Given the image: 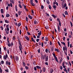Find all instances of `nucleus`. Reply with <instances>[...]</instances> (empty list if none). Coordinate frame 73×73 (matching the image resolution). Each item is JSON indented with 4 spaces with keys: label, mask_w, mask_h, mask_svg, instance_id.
Instances as JSON below:
<instances>
[{
    "label": "nucleus",
    "mask_w": 73,
    "mask_h": 73,
    "mask_svg": "<svg viewBox=\"0 0 73 73\" xmlns=\"http://www.w3.org/2000/svg\"><path fill=\"white\" fill-rule=\"evenodd\" d=\"M66 3H64V5H62V8H64L65 7H66Z\"/></svg>",
    "instance_id": "9"
},
{
    "label": "nucleus",
    "mask_w": 73,
    "mask_h": 73,
    "mask_svg": "<svg viewBox=\"0 0 73 73\" xmlns=\"http://www.w3.org/2000/svg\"><path fill=\"white\" fill-rule=\"evenodd\" d=\"M67 70H68V72L69 73V72L70 71V68L68 67L67 68Z\"/></svg>",
    "instance_id": "38"
},
{
    "label": "nucleus",
    "mask_w": 73,
    "mask_h": 73,
    "mask_svg": "<svg viewBox=\"0 0 73 73\" xmlns=\"http://www.w3.org/2000/svg\"><path fill=\"white\" fill-rule=\"evenodd\" d=\"M64 53L66 56H67V51H64Z\"/></svg>",
    "instance_id": "23"
},
{
    "label": "nucleus",
    "mask_w": 73,
    "mask_h": 73,
    "mask_svg": "<svg viewBox=\"0 0 73 73\" xmlns=\"http://www.w3.org/2000/svg\"><path fill=\"white\" fill-rule=\"evenodd\" d=\"M25 68L26 69H29V67L27 66H26L25 67Z\"/></svg>",
    "instance_id": "39"
},
{
    "label": "nucleus",
    "mask_w": 73,
    "mask_h": 73,
    "mask_svg": "<svg viewBox=\"0 0 73 73\" xmlns=\"http://www.w3.org/2000/svg\"><path fill=\"white\" fill-rule=\"evenodd\" d=\"M70 24L71 27H73V24L72 23V22H70Z\"/></svg>",
    "instance_id": "49"
},
{
    "label": "nucleus",
    "mask_w": 73,
    "mask_h": 73,
    "mask_svg": "<svg viewBox=\"0 0 73 73\" xmlns=\"http://www.w3.org/2000/svg\"><path fill=\"white\" fill-rule=\"evenodd\" d=\"M40 40V39H36V41L37 42H38V41H39V40Z\"/></svg>",
    "instance_id": "61"
},
{
    "label": "nucleus",
    "mask_w": 73,
    "mask_h": 73,
    "mask_svg": "<svg viewBox=\"0 0 73 73\" xmlns=\"http://www.w3.org/2000/svg\"><path fill=\"white\" fill-rule=\"evenodd\" d=\"M10 1L11 3H13V4H14V1L10 0Z\"/></svg>",
    "instance_id": "25"
},
{
    "label": "nucleus",
    "mask_w": 73,
    "mask_h": 73,
    "mask_svg": "<svg viewBox=\"0 0 73 73\" xmlns=\"http://www.w3.org/2000/svg\"><path fill=\"white\" fill-rule=\"evenodd\" d=\"M19 58L18 57V56H15V60L17 62H18L19 61Z\"/></svg>",
    "instance_id": "7"
},
{
    "label": "nucleus",
    "mask_w": 73,
    "mask_h": 73,
    "mask_svg": "<svg viewBox=\"0 0 73 73\" xmlns=\"http://www.w3.org/2000/svg\"><path fill=\"white\" fill-rule=\"evenodd\" d=\"M31 4L32 6H35V5L34 3H33V2L32 3H31Z\"/></svg>",
    "instance_id": "29"
},
{
    "label": "nucleus",
    "mask_w": 73,
    "mask_h": 73,
    "mask_svg": "<svg viewBox=\"0 0 73 73\" xmlns=\"http://www.w3.org/2000/svg\"><path fill=\"white\" fill-rule=\"evenodd\" d=\"M25 28L26 29V31H28V27H27L26 26H25Z\"/></svg>",
    "instance_id": "62"
},
{
    "label": "nucleus",
    "mask_w": 73,
    "mask_h": 73,
    "mask_svg": "<svg viewBox=\"0 0 73 73\" xmlns=\"http://www.w3.org/2000/svg\"><path fill=\"white\" fill-rule=\"evenodd\" d=\"M45 40L46 41H48V38H47V37H45Z\"/></svg>",
    "instance_id": "45"
},
{
    "label": "nucleus",
    "mask_w": 73,
    "mask_h": 73,
    "mask_svg": "<svg viewBox=\"0 0 73 73\" xmlns=\"http://www.w3.org/2000/svg\"><path fill=\"white\" fill-rule=\"evenodd\" d=\"M37 69H40V68H41V67L40 66H36Z\"/></svg>",
    "instance_id": "17"
},
{
    "label": "nucleus",
    "mask_w": 73,
    "mask_h": 73,
    "mask_svg": "<svg viewBox=\"0 0 73 73\" xmlns=\"http://www.w3.org/2000/svg\"><path fill=\"white\" fill-rule=\"evenodd\" d=\"M61 43L63 45H65V43L64 42H61Z\"/></svg>",
    "instance_id": "42"
},
{
    "label": "nucleus",
    "mask_w": 73,
    "mask_h": 73,
    "mask_svg": "<svg viewBox=\"0 0 73 73\" xmlns=\"http://www.w3.org/2000/svg\"><path fill=\"white\" fill-rule=\"evenodd\" d=\"M63 51H65V50H66V51H67V47H66L65 45L64 46V47H63Z\"/></svg>",
    "instance_id": "4"
},
{
    "label": "nucleus",
    "mask_w": 73,
    "mask_h": 73,
    "mask_svg": "<svg viewBox=\"0 0 73 73\" xmlns=\"http://www.w3.org/2000/svg\"><path fill=\"white\" fill-rule=\"evenodd\" d=\"M53 70L51 68L50 69V73H53Z\"/></svg>",
    "instance_id": "12"
},
{
    "label": "nucleus",
    "mask_w": 73,
    "mask_h": 73,
    "mask_svg": "<svg viewBox=\"0 0 73 73\" xmlns=\"http://www.w3.org/2000/svg\"><path fill=\"white\" fill-rule=\"evenodd\" d=\"M42 70H43V72H45V70H46L45 68L44 67L43 68H42Z\"/></svg>",
    "instance_id": "19"
},
{
    "label": "nucleus",
    "mask_w": 73,
    "mask_h": 73,
    "mask_svg": "<svg viewBox=\"0 0 73 73\" xmlns=\"http://www.w3.org/2000/svg\"><path fill=\"white\" fill-rule=\"evenodd\" d=\"M9 41V38L7 37V42L8 41Z\"/></svg>",
    "instance_id": "56"
},
{
    "label": "nucleus",
    "mask_w": 73,
    "mask_h": 73,
    "mask_svg": "<svg viewBox=\"0 0 73 73\" xmlns=\"http://www.w3.org/2000/svg\"><path fill=\"white\" fill-rule=\"evenodd\" d=\"M63 68H64V72H66V73H68V70H66V66H63Z\"/></svg>",
    "instance_id": "2"
},
{
    "label": "nucleus",
    "mask_w": 73,
    "mask_h": 73,
    "mask_svg": "<svg viewBox=\"0 0 73 73\" xmlns=\"http://www.w3.org/2000/svg\"><path fill=\"white\" fill-rule=\"evenodd\" d=\"M7 45L9 47H10V46H11V44H10V43L8 44Z\"/></svg>",
    "instance_id": "37"
},
{
    "label": "nucleus",
    "mask_w": 73,
    "mask_h": 73,
    "mask_svg": "<svg viewBox=\"0 0 73 73\" xmlns=\"http://www.w3.org/2000/svg\"><path fill=\"white\" fill-rule=\"evenodd\" d=\"M46 55H44L43 58H42L43 59V60H45V58H46Z\"/></svg>",
    "instance_id": "18"
},
{
    "label": "nucleus",
    "mask_w": 73,
    "mask_h": 73,
    "mask_svg": "<svg viewBox=\"0 0 73 73\" xmlns=\"http://www.w3.org/2000/svg\"><path fill=\"white\" fill-rule=\"evenodd\" d=\"M52 17H53L54 18H56V16H55L54 15V14H52Z\"/></svg>",
    "instance_id": "40"
},
{
    "label": "nucleus",
    "mask_w": 73,
    "mask_h": 73,
    "mask_svg": "<svg viewBox=\"0 0 73 73\" xmlns=\"http://www.w3.org/2000/svg\"><path fill=\"white\" fill-rule=\"evenodd\" d=\"M6 65H11V62H9L8 61H6Z\"/></svg>",
    "instance_id": "3"
},
{
    "label": "nucleus",
    "mask_w": 73,
    "mask_h": 73,
    "mask_svg": "<svg viewBox=\"0 0 73 73\" xmlns=\"http://www.w3.org/2000/svg\"><path fill=\"white\" fill-rule=\"evenodd\" d=\"M1 12L2 13H4V11H3V9H1Z\"/></svg>",
    "instance_id": "20"
},
{
    "label": "nucleus",
    "mask_w": 73,
    "mask_h": 73,
    "mask_svg": "<svg viewBox=\"0 0 73 73\" xmlns=\"http://www.w3.org/2000/svg\"><path fill=\"white\" fill-rule=\"evenodd\" d=\"M62 58H61V59L59 61V64H61L62 62Z\"/></svg>",
    "instance_id": "16"
},
{
    "label": "nucleus",
    "mask_w": 73,
    "mask_h": 73,
    "mask_svg": "<svg viewBox=\"0 0 73 73\" xmlns=\"http://www.w3.org/2000/svg\"><path fill=\"white\" fill-rule=\"evenodd\" d=\"M21 26V23H19L18 24V27H20V26Z\"/></svg>",
    "instance_id": "57"
},
{
    "label": "nucleus",
    "mask_w": 73,
    "mask_h": 73,
    "mask_svg": "<svg viewBox=\"0 0 73 73\" xmlns=\"http://www.w3.org/2000/svg\"><path fill=\"white\" fill-rule=\"evenodd\" d=\"M26 21H27V22H28V17H26Z\"/></svg>",
    "instance_id": "50"
},
{
    "label": "nucleus",
    "mask_w": 73,
    "mask_h": 73,
    "mask_svg": "<svg viewBox=\"0 0 73 73\" xmlns=\"http://www.w3.org/2000/svg\"><path fill=\"white\" fill-rule=\"evenodd\" d=\"M49 27L48 26H46V27H45V28H46V29H49Z\"/></svg>",
    "instance_id": "27"
},
{
    "label": "nucleus",
    "mask_w": 73,
    "mask_h": 73,
    "mask_svg": "<svg viewBox=\"0 0 73 73\" xmlns=\"http://www.w3.org/2000/svg\"><path fill=\"white\" fill-rule=\"evenodd\" d=\"M19 6L20 7V8H22V6L21 5V4H19Z\"/></svg>",
    "instance_id": "43"
},
{
    "label": "nucleus",
    "mask_w": 73,
    "mask_h": 73,
    "mask_svg": "<svg viewBox=\"0 0 73 73\" xmlns=\"http://www.w3.org/2000/svg\"><path fill=\"white\" fill-rule=\"evenodd\" d=\"M46 2L48 4H49V0H47Z\"/></svg>",
    "instance_id": "31"
},
{
    "label": "nucleus",
    "mask_w": 73,
    "mask_h": 73,
    "mask_svg": "<svg viewBox=\"0 0 73 73\" xmlns=\"http://www.w3.org/2000/svg\"><path fill=\"white\" fill-rule=\"evenodd\" d=\"M5 31L6 34H7V35H8V34H9V28L7 27V29L5 28Z\"/></svg>",
    "instance_id": "1"
},
{
    "label": "nucleus",
    "mask_w": 73,
    "mask_h": 73,
    "mask_svg": "<svg viewBox=\"0 0 73 73\" xmlns=\"http://www.w3.org/2000/svg\"><path fill=\"white\" fill-rule=\"evenodd\" d=\"M28 17H29V18L30 19H33V17L32 16H31L29 15H28Z\"/></svg>",
    "instance_id": "10"
},
{
    "label": "nucleus",
    "mask_w": 73,
    "mask_h": 73,
    "mask_svg": "<svg viewBox=\"0 0 73 73\" xmlns=\"http://www.w3.org/2000/svg\"><path fill=\"white\" fill-rule=\"evenodd\" d=\"M1 29V30H2V31H3V27H2V26H1L0 27Z\"/></svg>",
    "instance_id": "63"
},
{
    "label": "nucleus",
    "mask_w": 73,
    "mask_h": 73,
    "mask_svg": "<svg viewBox=\"0 0 73 73\" xmlns=\"http://www.w3.org/2000/svg\"><path fill=\"white\" fill-rule=\"evenodd\" d=\"M18 15L20 16V15H21V12L20 11H19L18 13Z\"/></svg>",
    "instance_id": "34"
},
{
    "label": "nucleus",
    "mask_w": 73,
    "mask_h": 73,
    "mask_svg": "<svg viewBox=\"0 0 73 73\" xmlns=\"http://www.w3.org/2000/svg\"><path fill=\"white\" fill-rule=\"evenodd\" d=\"M55 51H56L57 52H59L60 50H59V49H57V48L55 49Z\"/></svg>",
    "instance_id": "13"
},
{
    "label": "nucleus",
    "mask_w": 73,
    "mask_h": 73,
    "mask_svg": "<svg viewBox=\"0 0 73 73\" xmlns=\"http://www.w3.org/2000/svg\"><path fill=\"white\" fill-rule=\"evenodd\" d=\"M36 23H37V21H34V24H36Z\"/></svg>",
    "instance_id": "58"
},
{
    "label": "nucleus",
    "mask_w": 73,
    "mask_h": 73,
    "mask_svg": "<svg viewBox=\"0 0 73 73\" xmlns=\"http://www.w3.org/2000/svg\"><path fill=\"white\" fill-rule=\"evenodd\" d=\"M31 40H32V41H33L34 42H35V39H33V37L31 38Z\"/></svg>",
    "instance_id": "28"
},
{
    "label": "nucleus",
    "mask_w": 73,
    "mask_h": 73,
    "mask_svg": "<svg viewBox=\"0 0 73 73\" xmlns=\"http://www.w3.org/2000/svg\"><path fill=\"white\" fill-rule=\"evenodd\" d=\"M5 22L6 23H9V21H8V20H5Z\"/></svg>",
    "instance_id": "30"
},
{
    "label": "nucleus",
    "mask_w": 73,
    "mask_h": 73,
    "mask_svg": "<svg viewBox=\"0 0 73 73\" xmlns=\"http://www.w3.org/2000/svg\"><path fill=\"white\" fill-rule=\"evenodd\" d=\"M15 9L16 11H17V5H16L15 6Z\"/></svg>",
    "instance_id": "46"
},
{
    "label": "nucleus",
    "mask_w": 73,
    "mask_h": 73,
    "mask_svg": "<svg viewBox=\"0 0 73 73\" xmlns=\"http://www.w3.org/2000/svg\"><path fill=\"white\" fill-rule=\"evenodd\" d=\"M48 56H46L45 58V61H48Z\"/></svg>",
    "instance_id": "11"
},
{
    "label": "nucleus",
    "mask_w": 73,
    "mask_h": 73,
    "mask_svg": "<svg viewBox=\"0 0 73 73\" xmlns=\"http://www.w3.org/2000/svg\"><path fill=\"white\" fill-rule=\"evenodd\" d=\"M18 40L19 45H21V42H20V39L19 38H18Z\"/></svg>",
    "instance_id": "14"
},
{
    "label": "nucleus",
    "mask_w": 73,
    "mask_h": 73,
    "mask_svg": "<svg viewBox=\"0 0 73 73\" xmlns=\"http://www.w3.org/2000/svg\"><path fill=\"white\" fill-rule=\"evenodd\" d=\"M9 16H10V15H9V14H7L6 15V17H9Z\"/></svg>",
    "instance_id": "22"
},
{
    "label": "nucleus",
    "mask_w": 73,
    "mask_h": 73,
    "mask_svg": "<svg viewBox=\"0 0 73 73\" xmlns=\"http://www.w3.org/2000/svg\"><path fill=\"white\" fill-rule=\"evenodd\" d=\"M25 38L26 39H27V40L28 41H29V37H28L27 36H26Z\"/></svg>",
    "instance_id": "15"
},
{
    "label": "nucleus",
    "mask_w": 73,
    "mask_h": 73,
    "mask_svg": "<svg viewBox=\"0 0 73 73\" xmlns=\"http://www.w3.org/2000/svg\"><path fill=\"white\" fill-rule=\"evenodd\" d=\"M15 36H13V41H15Z\"/></svg>",
    "instance_id": "54"
},
{
    "label": "nucleus",
    "mask_w": 73,
    "mask_h": 73,
    "mask_svg": "<svg viewBox=\"0 0 73 73\" xmlns=\"http://www.w3.org/2000/svg\"><path fill=\"white\" fill-rule=\"evenodd\" d=\"M3 72V71H2V69L1 68V67L0 66V72L2 73Z\"/></svg>",
    "instance_id": "35"
},
{
    "label": "nucleus",
    "mask_w": 73,
    "mask_h": 73,
    "mask_svg": "<svg viewBox=\"0 0 73 73\" xmlns=\"http://www.w3.org/2000/svg\"><path fill=\"white\" fill-rule=\"evenodd\" d=\"M44 8V6L42 5L41 6V8L42 9H43Z\"/></svg>",
    "instance_id": "36"
},
{
    "label": "nucleus",
    "mask_w": 73,
    "mask_h": 73,
    "mask_svg": "<svg viewBox=\"0 0 73 73\" xmlns=\"http://www.w3.org/2000/svg\"><path fill=\"white\" fill-rule=\"evenodd\" d=\"M1 63L2 64H4V61L2 60L1 61Z\"/></svg>",
    "instance_id": "47"
},
{
    "label": "nucleus",
    "mask_w": 73,
    "mask_h": 73,
    "mask_svg": "<svg viewBox=\"0 0 73 73\" xmlns=\"http://www.w3.org/2000/svg\"><path fill=\"white\" fill-rule=\"evenodd\" d=\"M45 64H46V65H48V62H46L45 63Z\"/></svg>",
    "instance_id": "53"
},
{
    "label": "nucleus",
    "mask_w": 73,
    "mask_h": 73,
    "mask_svg": "<svg viewBox=\"0 0 73 73\" xmlns=\"http://www.w3.org/2000/svg\"><path fill=\"white\" fill-rule=\"evenodd\" d=\"M55 58L56 60V61L57 62H58V59H57V57H56V58Z\"/></svg>",
    "instance_id": "21"
},
{
    "label": "nucleus",
    "mask_w": 73,
    "mask_h": 73,
    "mask_svg": "<svg viewBox=\"0 0 73 73\" xmlns=\"http://www.w3.org/2000/svg\"><path fill=\"white\" fill-rule=\"evenodd\" d=\"M52 54L54 56V58L56 57H56V55H55V54L54 53H52Z\"/></svg>",
    "instance_id": "33"
},
{
    "label": "nucleus",
    "mask_w": 73,
    "mask_h": 73,
    "mask_svg": "<svg viewBox=\"0 0 73 73\" xmlns=\"http://www.w3.org/2000/svg\"><path fill=\"white\" fill-rule=\"evenodd\" d=\"M37 51L39 53H40V49L38 50Z\"/></svg>",
    "instance_id": "51"
},
{
    "label": "nucleus",
    "mask_w": 73,
    "mask_h": 73,
    "mask_svg": "<svg viewBox=\"0 0 73 73\" xmlns=\"http://www.w3.org/2000/svg\"><path fill=\"white\" fill-rule=\"evenodd\" d=\"M53 8H54V9L56 10V5H54L53 6Z\"/></svg>",
    "instance_id": "26"
},
{
    "label": "nucleus",
    "mask_w": 73,
    "mask_h": 73,
    "mask_svg": "<svg viewBox=\"0 0 73 73\" xmlns=\"http://www.w3.org/2000/svg\"><path fill=\"white\" fill-rule=\"evenodd\" d=\"M5 72H9V71H8V70H5Z\"/></svg>",
    "instance_id": "64"
},
{
    "label": "nucleus",
    "mask_w": 73,
    "mask_h": 73,
    "mask_svg": "<svg viewBox=\"0 0 73 73\" xmlns=\"http://www.w3.org/2000/svg\"><path fill=\"white\" fill-rule=\"evenodd\" d=\"M65 15H68V12H67V11H65Z\"/></svg>",
    "instance_id": "44"
},
{
    "label": "nucleus",
    "mask_w": 73,
    "mask_h": 73,
    "mask_svg": "<svg viewBox=\"0 0 73 73\" xmlns=\"http://www.w3.org/2000/svg\"><path fill=\"white\" fill-rule=\"evenodd\" d=\"M19 49H20V50H21V53H22V51L21 50V49H23V48H22V46H21V44L19 45Z\"/></svg>",
    "instance_id": "6"
},
{
    "label": "nucleus",
    "mask_w": 73,
    "mask_h": 73,
    "mask_svg": "<svg viewBox=\"0 0 73 73\" xmlns=\"http://www.w3.org/2000/svg\"><path fill=\"white\" fill-rule=\"evenodd\" d=\"M48 49H46L45 50V52L46 53H48Z\"/></svg>",
    "instance_id": "48"
},
{
    "label": "nucleus",
    "mask_w": 73,
    "mask_h": 73,
    "mask_svg": "<svg viewBox=\"0 0 73 73\" xmlns=\"http://www.w3.org/2000/svg\"><path fill=\"white\" fill-rule=\"evenodd\" d=\"M59 25H60V27H61V22H60V21H59Z\"/></svg>",
    "instance_id": "41"
},
{
    "label": "nucleus",
    "mask_w": 73,
    "mask_h": 73,
    "mask_svg": "<svg viewBox=\"0 0 73 73\" xmlns=\"http://www.w3.org/2000/svg\"><path fill=\"white\" fill-rule=\"evenodd\" d=\"M67 40L68 41V47H69V44L70 43V42H69V38H67Z\"/></svg>",
    "instance_id": "8"
},
{
    "label": "nucleus",
    "mask_w": 73,
    "mask_h": 73,
    "mask_svg": "<svg viewBox=\"0 0 73 73\" xmlns=\"http://www.w3.org/2000/svg\"><path fill=\"white\" fill-rule=\"evenodd\" d=\"M38 35L40 36V35H41V31H40V33H38Z\"/></svg>",
    "instance_id": "32"
},
{
    "label": "nucleus",
    "mask_w": 73,
    "mask_h": 73,
    "mask_svg": "<svg viewBox=\"0 0 73 73\" xmlns=\"http://www.w3.org/2000/svg\"><path fill=\"white\" fill-rule=\"evenodd\" d=\"M7 58H8V55L7 54H6L5 55H4L3 56V58L5 60H6Z\"/></svg>",
    "instance_id": "5"
},
{
    "label": "nucleus",
    "mask_w": 73,
    "mask_h": 73,
    "mask_svg": "<svg viewBox=\"0 0 73 73\" xmlns=\"http://www.w3.org/2000/svg\"><path fill=\"white\" fill-rule=\"evenodd\" d=\"M34 69L35 70H37V68H36V67H34Z\"/></svg>",
    "instance_id": "55"
},
{
    "label": "nucleus",
    "mask_w": 73,
    "mask_h": 73,
    "mask_svg": "<svg viewBox=\"0 0 73 73\" xmlns=\"http://www.w3.org/2000/svg\"><path fill=\"white\" fill-rule=\"evenodd\" d=\"M23 65H24V66H25V62H23Z\"/></svg>",
    "instance_id": "52"
},
{
    "label": "nucleus",
    "mask_w": 73,
    "mask_h": 73,
    "mask_svg": "<svg viewBox=\"0 0 73 73\" xmlns=\"http://www.w3.org/2000/svg\"><path fill=\"white\" fill-rule=\"evenodd\" d=\"M58 29L59 32L60 31V26H58Z\"/></svg>",
    "instance_id": "24"
},
{
    "label": "nucleus",
    "mask_w": 73,
    "mask_h": 73,
    "mask_svg": "<svg viewBox=\"0 0 73 73\" xmlns=\"http://www.w3.org/2000/svg\"><path fill=\"white\" fill-rule=\"evenodd\" d=\"M62 69H63L62 66H60V69H61V70H62Z\"/></svg>",
    "instance_id": "59"
},
{
    "label": "nucleus",
    "mask_w": 73,
    "mask_h": 73,
    "mask_svg": "<svg viewBox=\"0 0 73 73\" xmlns=\"http://www.w3.org/2000/svg\"><path fill=\"white\" fill-rule=\"evenodd\" d=\"M58 43L59 45V46H61V44H60V42H58Z\"/></svg>",
    "instance_id": "60"
}]
</instances>
